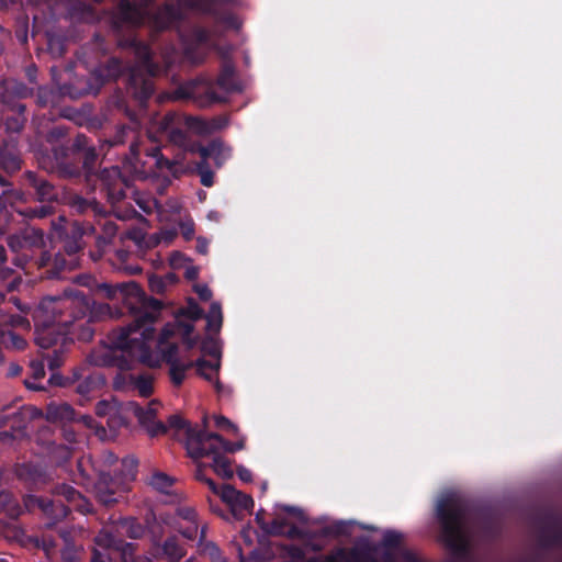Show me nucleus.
<instances>
[{"mask_svg":"<svg viewBox=\"0 0 562 562\" xmlns=\"http://www.w3.org/2000/svg\"><path fill=\"white\" fill-rule=\"evenodd\" d=\"M160 407L161 404L156 401L150 402L146 408L130 402L125 405V411L132 413L150 436H158L167 431L166 425L155 419Z\"/></svg>","mask_w":562,"mask_h":562,"instance_id":"8","label":"nucleus"},{"mask_svg":"<svg viewBox=\"0 0 562 562\" xmlns=\"http://www.w3.org/2000/svg\"><path fill=\"white\" fill-rule=\"evenodd\" d=\"M184 313L189 318L198 319L202 315V310L196 304H190Z\"/></svg>","mask_w":562,"mask_h":562,"instance_id":"31","label":"nucleus"},{"mask_svg":"<svg viewBox=\"0 0 562 562\" xmlns=\"http://www.w3.org/2000/svg\"><path fill=\"white\" fill-rule=\"evenodd\" d=\"M72 301L65 299H46L33 311L32 316L35 324V340L42 348H48L57 342L59 335L68 331L55 324L57 314L71 306Z\"/></svg>","mask_w":562,"mask_h":562,"instance_id":"3","label":"nucleus"},{"mask_svg":"<svg viewBox=\"0 0 562 562\" xmlns=\"http://www.w3.org/2000/svg\"><path fill=\"white\" fill-rule=\"evenodd\" d=\"M318 562H370L357 551L338 550L331 555L318 560Z\"/></svg>","mask_w":562,"mask_h":562,"instance_id":"14","label":"nucleus"},{"mask_svg":"<svg viewBox=\"0 0 562 562\" xmlns=\"http://www.w3.org/2000/svg\"><path fill=\"white\" fill-rule=\"evenodd\" d=\"M186 276L189 279H195L198 277V270L194 267L188 268L186 271Z\"/></svg>","mask_w":562,"mask_h":562,"instance_id":"42","label":"nucleus"},{"mask_svg":"<svg viewBox=\"0 0 562 562\" xmlns=\"http://www.w3.org/2000/svg\"><path fill=\"white\" fill-rule=\"evenodd\" d=\"M50 548H52V546H50V544H44V550L46 551V553H47V555H48V557H50V555H52Z\"/></svg>","mask_w":562,"mask_h":562,"instance_id":"46","label":"nucleus"},{"mask_svg":"<svg viewBox=\"0 0 562 562\" xmlns=\"http://www.w3.org/2000/svg\"><path fill=\"white\" fill-rule=\"evenodd\" d=\"M218 85L224 88L225 90H235L237 89L238 87L234 86L233 83H231L229 79H228V74H227V70H225L221 77L218 78Z\"/></svg>","mask_w":562,"mask_h":562,"instance_id":"30","label":"nucleus"},{"mask_svg":"<svg viewBox=\"0 0 562 562\" xmlns=\"http://www.w3.org/2000/svg\"><path fill=\"white\" fill-rule=\"evenodd\" d=\"M187 123L189 128L195 133H210L212 131L223 128L227 124L225 119L215 120L210 124L199 119H188Z\"/></svg>","mask_w":562,"mask_h":562,"instance_id":"13","label":"nucleus"},{"mask_svg":"<svg viewBox=\"0 0 562 562\" xmlns=\"http://www.w3.org/2000/svg\"><path fill=\"white\" fill-rule=\"evenodd\" d=\"M293 562H301L303 560L302 551L299 549H292Z\"/></svg>","mask_w":562,"mask_h":562,"instance_id":"41","label":"nucleus"},{"mask_svg":"<svg viewBox=\"0 0 562 562\" xmlns=\"http://www.w3.org/2000/svg\"><path fill=\"white\" fill-rule=\"evenodd\" d=\"M10 246L14 248L13 239L10 240Z\"/></svg>","mask_w":562,"mask_h":562,"instance_id":"51","label":"nucleus"},{"mask_svg":"<svg viewBox=\"0 0 562 562\" xmlns=\"http://www.w3.org/2000/svg\"><path fill=\"white\" fill-rule=\"evenodd\" d=\"M64 546L61 549V561L63 562H76L81 557V549L74 543L68 542L67 539H63Z\"/></svg>","mask_w":562,"mask_h":562,"instance_id":"19","label":"nucleus"},{"mask_svg":"<svg viewBox=\"0 0 562 562\" xmlns=\"http://www.w3.org/2000/svg\"><path fill=\"white\" fill-rule=\"evenodd\" d=\"M131 382L142 396H148L153 391V382L149 376L131 378Z\"/></svg>","mask_w":562,"mask_h":562,"instance_id":"20","label":"nucleus"},{"mask_svg":"<svg viewBox=\"0 0 562 562\" xmlns=\"http://www.w3.org/2000/svg\"><path fill=\"white\" fill-rule=\"evenodd\" d=\"M2 342L7 345L8 347H11L13 349H23L26 345V341L19 337L16 334L9 331L8 334H4L2 336Z\"/></svg>","mask_w":562,"mask_h":562,"instance_id":"25","label":"nucleus"},{"mask_svg":"<svg viewBox=\"0 0 562 562\" xmlns=\"http://www.w3.org/2000/svg\"><path fill=\"white\" fill-rule=\"evenodd\" d=\"M31 367H32L33 375L36 379H41L45 375L44 367L41 362H33Z\"/></svg>","mask_w":562,"mask_h":562,"instance_id":"33","label":"nucleus"},{"mask_svg":"<svg viewBox=\"0 0 562 562\" xmlns=\"http://www.w3.org/2000/svg\"><path fill=\"white\" fill-rule=\"evenodd\" d=\"M105 289L108 296L122 301L133 311L135 318L134 324L114 333L113 347L149 368H159L162 363H168L171 381L177 385L181 384L187 370L193 363L180 361L177 358L178 347L169 339L178 333L189 348L194 347L198 339L190 337L193 325L190 323L168 324L155 339L153 325L160 312L159 302L145 297L134 282L120 284L113 289L105 286Z\"/></svg>","mask_w":562,"mask_h":562,"instance_id":"1","label":"nucleus"},{"mask_svg":"<svg viewBox=\"0 0 562 562\" xmlns=\"http://www.w3.org/2000/svg\"><path fill=\"white\" fill-rule=\"evenodd\" d=\"M196 249L201 254H206L207 251V241L203 238H198Z\"/></svg>","mask_w":562,"mask_h":562,"instance_id":"39","label":"nucleus"},{"mask_svg":"<svg viewBox=\"0 0 562 562\" xmlns=\"http://www.w3.org/2000/svg\"><path fill=\"white\" fill-rule=\"evenodd\" d=\"M274 516L276 517L271 524H266L260 513L256 515V519L261 528L271 535H281L294 538L302 533V528L305 524V516L300 509L293 507H280L276 512Z\"/></svg>","mask_w":562,"mask_h":562,"instance_id":"5","label":"nucleus"},{"mask_svg":"<svg viewBox=\"0 0 562 562\" xmlns=\"http://www.w3.org/2000/svg\"><path fill=\"white\" fill-rule=\"evenodd\" d=\"M19 372H20V368H19V367H15V368H13V369H12L11 374H13V375H14V374H18Z\"/></svg>","mask_w":562,"mask_h":562,"instance_id":"47","label":"nucleus"},{"mask_svg":"<svg viewBox=\"0 0 562 562\" xmlns=\"http://www.w3.org/2000/svg\"><path fill=\"white\" fill-rule=\"evenodd\" d=\"M128 467H130V470H128V473L126 474V480H132L134 474H133V462H128Z\"/></svg>","mask_w":562,"mask_h":562,"instance_id":"43","label":"nucleus"},{"mask_svg":"<svg viewBox=\"0 0 562 562\" xmlns=\"http://www.w3.org/2000/svg\"><path fill=\"white\" fill-rule=\"evenodd\" d=\"M105 561H106L105 554H103L99 551L94 552V555L91 560V562H105Z\"/></svg>","mask_w":562,"mask_h":562,"instance_id":"40","label":"nucleus"},{"mask_svg":"<svg viewBox=\"0 0 562 562\" xmlns=\"http://www.w3.org/2000/svg\"><path fill=\"white\" fill-rule=\"evenodd\" d=\"M120 490V484L112 481L106 475H102L94 485L95 496L105 505L112 504L116 501V494Z\"/></svg>","mask_w":562,"mask_h":562,"instance_id":"10","label":"nucleus"},{"mask_svg":"<svg viewBox=\"0 0 562 562\" xmlns=\"http://www.w3.org/2000/svg\"><path fill=\"white\" fill-rule=\"evenodd\" d=\"M196 449L191 451V454L200 458L204 454L213 456L212 468L214 472L224 477L229 479L233 476V469L227 458L220 454V452H235L245 447V440L241 437L237 442L231 443L216 434L200 431L195 438Z\"/></svg>","mask_w":562,"mask_h":562,"instance_id":"4","label":"nucleus"},{"mask_svg":"<svg viewBox=\"0 0 562 562\" xmlns=\"http://www.w3.org/2000/svg\"><path fill=\"white\" fill-rule=\"evenodd\" d=\"M402 540V535L396 531H387L384 535V542L386 546H395Z\"/></svg>","mask_w":562,"mask_h":562,"instance_id":"28","label":"nucleus"},{"mask_svg":"<svg viewBox=\"0 0 562 562\" xmlns=\"http://www.w3.org/2000/svg\"><path fill=\"white\" fill-rule=\"evenodd\" d=\"M213 419H214L215 426L218 429L226 431L228 434H232V435H238V427L233 422L227 419L226 417H224L222 415H215L213 417Z\"/></svg>","mask_w":562,"mask_h":562,"instance_id":"23","label":"nucleus"},{"mask_svg":"<svg viewBox=\"0 0 562 562\" xmlns=\"http://www.w3.org/2000/svg\"><path fill=\"white\" fill-rule=\"evenodd\" d=\"M171 207L175 210V212H179L181 209L179 204H176L175 206L172 205Z\"/></svg>","mask_w":562,"mask_h":562,"instance_id":"48","label":"nucleus"},{"mask_svg":"<svg viewBox=\"0 0 562 562\" xmlns=\"http://www.w3.org/2000/svg\"><path fill=\"white\" fill-rule=\"evenodd\" d=\"M198 171L201 177V183L205 187L213 184V173L206 168V161H202L198 165Z\"/></svg>","mask_w":562,"mask_h":562,"instance_id":"26","label":"nucleus"},{"mask_svg":"<svg viewBox=\"0 0 562 562\" xmlns=\"http://www.w3.org/2000/svg\"><path fill=\"white\" fill-rule=\"evenodd\" d=\"M5 260V251L4 248L0 246V263L4 262Z\"/></svg>","mask_w":562,"mask_h":562,"instance_id":"45","label":"nucleus"},{"mask_svg":"<svg viewBox=\"0 0 562 562\" xmlns=\"http://www.w3.org/2000/svg\"><path fill=\"white\" fill-rule=\"evenodd\" d=\"M74 412L67 404H52L47 409V417L49 419H71Z\"/></svg>","mask_w":562,"mask_h":562,"instance_id":"17","label":"nucleus"},{"mask_svg":"<svg viewBox=\"0 0 562 562\" xmlns=\"http://www.w3.org/2000/svg\"><path fill=\"white\" fill-rule=\"evenodd\" d=\"M167 428H172V429H184L188 434H189V449H190V452L191 451H194L195 449L192 447L193 445H196V441H195V438L199 434L196 435H191L190 434V428L189 426L187 425V423L179 416V415H172L169 417L168 419V426H166Z\"/></svg>","mask_w":562,"mask_h":562,"instance_id":"18","label":"nucleus"},{"mask_svg":"<svg viewBox=\"0 0 562 562\" xmlns=\"http://www.w3.org/2000/svg\"><path fill=\"white\" fill-rule=\"evenodd\" d=\"M199 151L204 161L212 159L217 166H221L229 157V149L218 142L202 147Z\"/></svg>","mask_w":562,"mask_h":562,"instance_id":"12","label":"nucleus"},{"mask_svg":"<svg viewBox=\"0 0 562 562\" xmlns=\"http://www.w3.org/2000/svg\"><path fill=\"white\" fill-rule=\"evenodd\" d=\"M12 325L13 326H16V327H27L30 328V323L29 321H26L25 318L21 317V316H16V317H13L12 318Z\"/></svg>","mask_w":562,"mask_h":562,"instance_id":"37","label":"nucleus"},{"mask_svg":"<svg viewBox=\"0 0 562 562\" xmlns=\"http://www.w3.org/2000/svg\"><path fill=\"white\" fill-rule=\"evenodd\" d=\"M194 290L195 292L198 293V295L204 300V301H207L211 299L212 296V293L210 291V289L206 286V285H203V284H196L194 286Z\"/></svg>","mask_w":562,"mask_h":562,"instance_id":"32","label":"nucleus"},{"mask_svg":"<svg viewBox=\"0 0 562 562\" xmlns=\"http://www.w3.org/2000/svg\"><path fill=\"white\" fill-rule=\"evenodd\" d=\"M0 562H10V561L1 559Z\"/></svg>","mask_w":562,"mask_h":562,"instance_id":"53","label":"nucleus"},{"mask_svg":"<svg viewBox=\"0 0 562 562\" xmlns=\"http://www.w3.org/2000/svg\"><path fill=\"white\" fill-rule=\"evenodd\" d=\"M196 372L203 379L212 383L217 391L221 390L218 381V372L221 368V361L218 359L206 361L205 359H199L195 362Z\"/></svg>","mask_w":562,"mask_h":562,"instance_id":"11","label":"nucleus"},{"mask_svg":"<svg viewBox=\"0 0 562 562\" xmlns=\"http://www.w3.org/2000/svg\"><path fill=\"white\" fill-rule=\"evenodd\" d=\"M209 487L213 493L217 494L221 499L231 508L235 517H240L245 513H249L254 506L252 498L231 485L217 487L212 480H206Z\"/></svg>","mask_w":562,"mask_h":562,"instance_id":"7","label":"nucleus"},{"mask_svg":"<svg viewBox=\"0 0 562 562\" xmlns=\"http://www.w3.org/2000/svg\"><path fill=\"white\" fill-rule=\"evenodd\" d=\"M170 127H169V123L166 122L165 125H164V130L168 131Z\"/></svg>","mask_w":562,"mask_h":562,"instance_id":"49","label":"nucleus"},{"mask_svg":"<svg viewBox=\"0 0 562 562\" xmlns=\"http://www.w3.org/2000/svg\"><path fill=\"white\" fill-rule=\"evenodd\" d=\"M437 515L442 528V539L454 552H463L469 543L463 506L456 492L443 493L437 503Z\"/></svg>","mask_w":562,"mask_h":562,"instance_id":"2","label":"nucleus"},{"mask_svg":"<svg viewBox=\"0 0 562 562\" xmlns=\"http://www.w3.org/2000/svg\"><path fill=\"white\" fill-rule=\"evenodd\" d=\"M237 474L244 482H249L251 480V472L246 468L239 467L237 469Z\"/></svg>","mask_w":562,"mask_h":562,"instance_id":"34","label":"nucleus"},{"mask_svg":"<svg viewBox=\"0 0 562 562\" xmlns=\"http://www.w3.org/2000/svg\"><path fill=\"white\" fill-rule=\"evenodd\" d=\"M124 562H133L132 560H128L126 557L124 558Z\"/></svg>","mask_w":562,"mask_h":562,"instance_id":"52","label":"nucleus"},{"mask_svg":"<svg viewBox=\"0 0 562 562\" xmlns=\"http://www.w3.org/2000/svg\"><path fill=\"white\" fill-rule=\"evenodd\" d=\"M179 514L184 518V519H188L189 521H193L194 520V517H195V513L193 509L191 508H181L179 509Z\"/></svg>","mask_w":562,"mask_h":562,"instance_id":"35","label":"nucleus"},{"mask_svg":"<svg viewBox=\"0 0 562 562\" xmlns=\"http://www.w3.org/2000/svg\"><path fill=\"white\" fill-rule=\"evenodd\" d=\"M0 510L5 512L12 517L20 514V510L13 504L12 496L5 492L0 493Z\"/></svg>","mask_w":562,"mask_h":562,"instance_id":"22","label":"nucleus"},{"mask_svg":"<svg viewBox=\"0 0 562 562\" xmlns=\"http://www.w3.org/2000/svg\"><path fill=\"white\" fill-rule=\"evenodd\" d=\"M190 50H191V48H190L189 46H188V47H186V54H187V55H190V54H191V52H190Z\"/></svg>","mask_w":562,"mask_h":562,"instance_id":"50","label":"nucleus"},{"mask_svg":"<svg viewBox=\"0 0 562 562\" xmlns=\"http://www.w3.org/2000/svg\"><path fill=\"white\" fill-rule=\"evenodd\" d=\"M209 550V554L210 557L213 559V562H224L221 558H220V554H218V550L216 547L214 546H209L206 548Z\"/></svg>","mask_w":562,"mask_h":562,"instance_id":"36","label":"nucleus"},{"mask_svg":"<svg viewBox=\"0 0 562 562\" xmlns=\"http://www.w3.org/2000/svg\"><path fill=\"white\" fill-rule=\"evenodd\" d=\"M150 157H151V159L155 160V165L160 169L161 168H167V169L173 168V162L169 161L168 159L162 158L159 149H155Z\"/></svg>","mask_w":562,"mask_h":562,"instance_id":"27","label":"nucleus"},{"mask_svg":"<svg viewBox=\"0 0 562 562\" xmlns=\"http://www.w3.org/2000/svg\"><path fill=\"white\" fill-rule=\"evenodd\" d=\"M121 533H126L131 538H138L143 535L144 529L139 524H136L134 520H125L123 521L120 527Z\"/></svg>","mask_w":562,"mask_h":562,"instance_id":"21","label":"nucleus"},{"mask_svg":"<svg viewBox=\"0 0 562 562\" xmlns=\"http://www.w3.org/2000/svg\"><path fill=\"white\" fill-rule=\"evenodd\" d=\"M2 300H3V296L0 294V302H2Z\"/></svg>","mask_w":562,"mask_h":562,"instance_id":"55","label":"nucleus"},{"mask_svg":"<svg viewBox=\"0 0 562 562\" xmlns=\"http://www.w3.org/2000/svg\"><path fill=\"white\" fill-rule=\"evenodd\" d=\"M149 484L161 493H170L173 480L165 473H154L149 479Z\"/></svg>","mask_w":562,"mask_h":562,"instance_id":"15","label":"nucleus"},{"mask_svg":"<svg viewBox=\"0 0 562 562\" xmlns=\"http://www.w3.org/2000/svg\"><path fill=\"white\" fill-rule=\"evenodd\" d=\"M5 423V419L3 417H0V427H2ZM7 437V432H0V440Z\"/></svg>","mask_w":562,"mask_h":562,"instance_id":"44","label":"nucleus"},{"mask_svg":"<svg viewBox=\"0 0 562 562\" xmlns=\"http://www.w3.org/2000/svg\"><path fill=\"white\" fill-rule=\"evenodd\" d=\"M181 234L186 239H191L194 234V227L192 221H187L180 225Z\"/></svg>","mask_w":562,"mask_h":562,"instance_id":"29","label":"nucleus"},{"mask_svg":"<svg viewBox=\"0 0 562 562\" xmlns=\"http://www.w3.org/2000/svg\"><path fill=\"white\" fill-rule=\"evenodd\" d=\"M201 350L204 355L211 356L212 360L218 359L221 361V348L215 340L206 339L203 341Z\"/></svg>","mask_w":562,"mask_h":562,"instance_id":"24","label":"nucleus"},{"mask_svg":"<svg viewBox=\"0 0 562 562\" xmlns=\"http://www.w3.org/2000/svg\"><path fill=\"white\" fill-rule=\"evenodd\" d=\"M200 480H203V476H200ZM207 479H204V481H206ZM207 484V482H205Z\"/></svg>","mask_w":562,"mask_h":562,"instance_id":"54","label":"nucleus"},{"mask_svg":"<svg viewBox=\"0 0 562 562\" xmlns=\"http://www.w3.org/2000/svg\"><path fill=\"white\" fill-rule=\"evenodd\" d=\"M58 495L63 497L67 505L61 503V499H58L53 503H44L43 501L35 499L38 506L44 510L45 514L53 516L55 518H61L67 515V512L70 509H76L81 513L90 512V505L88 501L74 487L71 486H61L58 490Z\"/></svg>","mask_w":562,"mask_h":562,"instance_id":"6","label":"nucleus"},{"mask_svg":"<svg viewBox=\"0 0 562 562\" xmlns=\"http://www.w3.org/2000/svg\"><path fill=\"white\" fill-rule=\"evenodd\" d=\"M151 0H122L120 13L128 24L138 25L147 21V5Z\"/></svg>","mask_w":562,"mask_h":562,"instance_id":"9","label":"nucleus"},{"mask_svg":"<svg viewBox=\"0 0 562 562\" xmlns=\"http://www.w3.org/2000/svg\"><path fill=\"white\" fill-rule=\"evenodd\" d=\"M207 38V34L203 30H196L194 33V40L196 43H204Z\"/></svg>","mask_w":562,"mask_h":562,"instance_id":"38","label":"nucleus"},{"mask_svg":"<svg viewBox=\"0 0 562 562\" xmlns=\"http://www.w3.org/2000/svg\"><path fill=\"white\" fill-rule=\"evenodd\" d=\"M207 329L211 331H218L222 327V310L217 303L211 305L210 312L206 316Z\"/></svg>","mask_w":562,"mask_h":562,"instance_id":"16","label":"nucleus"}]
</instances>
